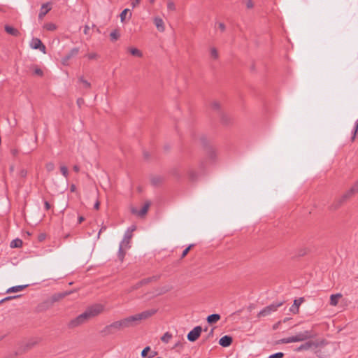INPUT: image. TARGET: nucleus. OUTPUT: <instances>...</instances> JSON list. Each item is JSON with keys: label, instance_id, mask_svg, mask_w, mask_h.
I'll list each match as a JSON object with an SVG mask.
<instances>
[{"label": "nucleus", "instance_id": "f257e3e1", "mask_svg": "<svg viewBox=\"0 0 358 358\" xmlns=\"http://www.w3.org/2000/svg\"><path fill=\"white\" fill-rule=\"evenodd\" d=\"M103 310V306L101 304H94L86 308L84 313H81L74 319L71 320L69 324V328L73 329L79 327L92 318L97 316Z\"/></svg>", "mask_w": 358, "mask_h": 358}, {"label": "nucleus", "instance_id": "f03ea898", "mask_svg": "<svg viewBox=\"0 0 358 358\" xmlns=\"http://www.w3.org/2000/svg\"><path fill=\"white\" fill-rule=\"evenodd\" d=\"M358 192V180L355 183V185L342 196L335 200V201L331 206V209L336 210L338 208L343 202H345L347 199L350 198L355 193Z\"/></svg>", "mask_w": 358, "mask_h": 358}, {"label": "nucleus", "instance_id": "7ed1b4c3", "mask_svg": "<svg viewBox=\"0 0 358 358\" xmlns=\"http://www.w3.org/2000/svg\"><path fill=\"white\" fill-rule=\"evenodd\" d=\"M121 326L119 320L115 321L110 324L106 325L101 331V334L103 336L115 334L117 331H121Z\"/></svg>", "mask_w": 358, "mask_h": 358}, {"label": "nucleus", "instance_id": "20e7f679", "mask_svg": "<svg viewBox=\"0 0 358 358\" xmlns=\"http://www.w3.org/2000/svg\"><path fill=\"white\" fill-rule=\"evenodd\" d=\"M282 303V302L273 303L266 306L258 313L257 317L260 318L271 315L272 313L276 311L278 308L281 306Z\"/></svg>", "mask_w": 358, "mask_h": 358}, {"label": "nucleus", "instance_id": "39448f33", "mask_svg": "<svg viewBox=\"0 0 358 358\" xmlns=\"http://www.w3.org/2000/svg\"><path fill=\"white\" fill-rule=\"evenodd\" d=\"M202 330L203 329L201 326L195 327L188 333L187 336V340L190 342L196 341L200 337Z\"/></svg>", "mask_w": 358, "mask_h": 358}, {"label": "nucleus", "instance_id": "423d86ee", "mask_svg": "<svg viewBox=\"0 0 358 358\" xmlns=\"http://www.w3.org/2000/svg\"><path fill=\"white\" fill-rule=\"evenodd\" d=\"M295 339V342H301L304 341L307 339H309L313 337V334L310 331H305L303 332H299L296 334L295 336H293Z\"/></svg>", "mask_w": 358, "mask_h": 358}, {"label": "nucleus", "instance_id": "0eeeda50", "mask_svg": "<svg viewBox=\"0 0 358 358\" xmlns=\"http://www.w3.org/2000/svg\"><path fill=\"white\" fill-rule=\"evenodd\" d=\"M30 46L33 49H38L42 52L45 53L46 48L42 43V41L38 38H33L30 43Z\"/></svg>", "mask_w": 358, "mask_h": 358}, {"label": "nucleus", "instance_id": "6e6552de", "mask_svg": "<svg viewBox=\"0 0 358 358\" xmlns=\"http://www.w3.org/2000/svg\"><path fill=\"white\" fill-rule=\"evenodd\" d=\"M150 205V203L149 201H148L144 204V206L142 207V208L140 210H138L136 208H131V212L132 213V214H134L141 217H143L148 213Z\"/></svg>", "mask_w": 358, "mask_h": 358}, {"label": "nucleus", "instance_id": "1a4fd4ad", "mask_svg": "<svg viewBox=\"0 0 358 358\" xmlns=\"http://www.w3.org/2000/svg\"><path fill=\"white\" fill-rule=\"evenodd\" d=\"M304 301V299L303 297H301L298 299H295L294 301V303L289 308V311L292 312L294 314H296L299 313V306Z\"/></svg>", "mask_w": 358, "mask_h": 358}, {"label": "nucleus", "instance_id": "9d476101", "mask_svg": "<svg viewBox=\"0 0 358 358\" xmlns=\"http://www.w3.org/2000/svg\"><path fill=\"white\" fill-rule=\"evenodd\" d=\"M232 342H233L232 337L230 336L226 335V336H222L220 339L219 344L221 346L226 348V347L230 346L231 344L232 343Z\"/></svg>", "mask_w": 358, "mask_h": 358}, {"label": "nucleus", "instance_id": "9b49d317", "mask_svg": "<svg viewBox=\"0 0 358 358\" xmlns=\"http://www.w3.org/2000/svg\"><path fill=\"white\" fill-rule=\"evenodd\" d=\"M157 309H150L145 311L141 312L139 314V316L141 317V320H145L148 319L149 317H152L153 315H155L157 313Z\"/></svg>", "mask_w": 358, "mask_h": 358}, {"label": "nucleus", "instance_id": "f8f14e48", "mask_svg": "<svg viewBox=\"0 0 358 358\" xmlns=\"http://www.w3.org/2000/svg\"><path fill=\"white\" fill-rule=\"evenodd\" d=\"M317 347V344L313 341H308L302 345H301L300 346H299L296 349V351L297 352H300V351H303V350H309L310 348H311L312 347Z\"/></svg>", "mask_w": 358, "mask_h": 358}, {"label": "nucleus", "instance_id": "ddd939ff", "mask_svg": "<svg viewBox=\"0 0 358 358\" xmlns=\"http://www.w3.org/2000/svg\"><path fill=\"white\" fill-rule=\"evenodd\" d=\"M79 52L78 48H73L69 53H68L65 57L62 59V63L66 64V62L72 57L76 56Z\"/></svg>", "mask_w": 358, "mask_h": 358}, {"label": "nucleus", "instance_id": "4468645a", "mask_svg": "<svg viewBox=\"0 0 358 358\" xmlns=\"http://www.w3.org/2000/svg\"><path fill=\"white\" fill-rule=\"evenodd\" d=\"M121 329L123 330L124 329L134 327L131 321L130 320L129 317H125L122 320H119Z\"/></svg>", "mask_w": 358, "mask_h": 358}, {"label": "nucleus", "instance_id": "2eb2a0df", "mask_svg": "<svg viewBox=\"0 0 358 358\" xmlns=\"http://www.w3.org/2000/svg\"><path fill=\"white\" fill-rule=\"evenodd\" d=\"M121 329L123 330L124 329L134 327L131 321L130 320L129 317H125L122 320H119Z\"/></svg>", "mask_w": 358, "mask_h": 358}, {"label": "nucleus", "instance_id": "dca6fc26", "mask_svg": "<svg viewBox=\"0 0 358 358\" xmlns=\"http://www.w3.org/2000/svg\"><path fill=\"white\" fill-rule=\"evenodd\" d=\"M131 236H132V234H131V232H129V231H127V232L125 233L124 236V238L123 240L121 241L120 244V245H125L124 247L125 248H129V241H130V239L131 238Z\"/></svg>", "mask_w": 358, "mask_h": 358}, {"label": "nucleus", "instance_id": "f3484780", "mask_svg": "<svg viewBox=\"0 0 358 358\" xmlns=\"http://www.w3.org/2000/svg\"><path fill=\"white\" fill-rule=\"evenodd\" d=\"M220 319V315L214 313L207 317L206 320L208 324H212L216 323Z\"/></svg>", "mask_w": 358, "mask_h": 358}, {"label": "nucleus", "instance_id": "a211bd4d", "mask_svg": "<svg viewBox=\"0 0 358 358\" xmlns=\"http://www.w3.org/2000/svg\"><path fill=\"white\" fill-rule=\"evenodd\" d=\"M155 24L157 27V29L162 32L164 31V21L162 18L159 17H155L154 20Z\"/></svg>", "mask_w": 358, "mask_h": 358}, {"label": "nucleus", "instance_id": "6ab92c4d", "mask_svg": "<svg viewBox=\"0 0 358 358\" xmlns=\"http://www.w3.org/2000/svg\"><path fill=\"white\" fill-rule=\"evenodd\" d=\"M5 31L8 34H9L13 36H18L20 35V31L17 29H15L11 26H9V25L5 26Z\"/></svg>", "mask_w": 358, "mask_h": 358}, {"label": "nucleus", "instance_id": "aec40b11", "mask_svg": "<svg viewBox=\"0 0 358 358\" xmlns=\"http://www.w3.org/2000/svg\"><path fill=\"white\" fill-rule=\"evenodd\" d=\"M50 8L48 6V3L43 4L40 13L38 14V18L43 19L44 16L49 12Z\"/></svg>", "mask_w": 358, "mask_h": 358}, {"label": "nucleus", "instance_id": "412c9836", "mask_svg": "<svg viewBox=\"0 0 358 358\" xmlns=\"http://www.w3.org/2000/svg\"><path fill=\"white\" fill-rule=\"evenodd\" d=\"M188 177L192 182L196 181L199 178V173L193 169H189L188 171Z\"/></svg>", "mask_w": 358, "mask_h": 358}, {"label": "nucleus", "instance_id": "4be33fe9", "mask_svg": "<svg viewBox=\"0 0 358 358\" xmlns=\"http://www.w3.org/2000/svg\"><path fill=\"white\" fill-rule=\"evenodd\" d=\"M27 287H28V285L13 286V287L8 288L7 289L6 292L10 293V292H20V291L23 290L24 288H26Z\"/></svg>", "mask_w": 358, "mask_h": 358}, {"label": "nucleus", "instance_id": "5701e85b", "mask_svg": "<svg viewBox=\"0 0 358 358\" xmlns=\"http://www.w3.org/2000/svg\"><path fill=\"white\" fill-rule=\"evenodd\" d=\"M342 295L341 294H332L330 296V304L331 306H336L338 302V299L341 298Z\"/></svg>", "mask_w": 358, "mask_h": 358}, {"label": "nucleus", "instance_id": "b1692460", "mask_svg": "<svg viewBox=\"0 0 358 358\" xmlns=\"http://www.w3.org/2000/svg\"><path fill=\"white\" fill-rule=\"evenodd\" d=\"M22 241L20 238H15L10 242V247L11 248H17L22 246Z\"/></svg>", "mask_w": 358, "mask_h": 358}, {"label": "nucleus", "instance_id": "393cba45", "mask_svg": "<svg viewBox=\"0 0 358 358\" xmlns=\"http://www.w3.org/2000/svg\"><path fill=\"white\" fill-rule=\"evenodd\" d=\"M206 154H207V156H208V159H210V160H214L215 159V157H216L215 151L211 147H209V148H207Z\"/></svg>", "mask_w": 358, "mask_h": 358}, {"label": "nucleus", "instance_id": "a878e982", "mask_svg": "<svg viewBox=\"0 0 358 358\" xmlns=\"http://www.w3.org/2000/svg\"><path fill=\"white\" fill-rule=\"evenodd\" d=\"M159 278V275H153L152 277L146 278L143 280H141L143 285L148 284L153 281H157Z\"/></svg>", "mask_w": 358, "mask_h": 358}, {"label": "nucleus", "instance_id": "bb28decb", "mask_svg": "<svg viewBox=\"0 0 358 358\" xmlns=\"http://www.w3.org/2000/svg\"><path fill=\"white\" fill-rule=\"evenodd\" d=\"M125 245H120L119 250H118V258L120 261H123L125 252L124 251V248H126L124 247Z\"/></svg>", "mask_w": 358, "mask_h": 358}, {"label": "nucleus", "instance_id": "cd10ccee", "mask_svg": "<svg viewBox=\"0 0 358 358\" xmlns=\"http://www.w3.org/2000/svg\"><path fill=\"white\" fill-rule=\"evenodd\" d=\"M129 318L134 326H136L141 321L139 314H136L134 315L129 316Z\"/></svg>", "mask_w": 358, "mask_h": 358}, {"label": "nucleus", "instance_id": "c85d7f7f", "mask_svg": "<svg viewBox=\"0 0 358 358\" xmlns=\"http://www.w3.org/2000/svg\"><path fill=\"white\" fill-rule=\"evenodd\" d=\"M173 336L169 332H166L161 338V341L164 343H168L172 338Z\"/></svg>", "mask_w": 358, "mask_h": 358}, {"label": "nucleus", "instance_id": "c756f323", "mask_svg": "<svg viewBox=\"0 0 358 358\" xmlns=\"http://www.w3.org/2000/svg\"><path fill=\"white\" fill-rule=\"evenodd\" d=\"M127 13L129 14V18H131V13L130 12L129 9L128 8H125L124 10H123L122 11V13H120V20H121V22H124L125 20V18L127 17Z\"/></svg>", "mask_w": 358, "mask_h": 358}, {"label": "nucleus", "instance_id": "7c9ffc66", "mask_svg": "<svg viewBox=\"0 0 358 358\" xmlns=\"http://www.w3.org/2000/svg\"><path fill=\"white\" fill-rule=\"evenodd\" d=\"M129 52L136 57H142V52L137 48H131L129 49Z\"/></svg>", "mask_w": 358, "mask_h": 358}, {"label": "nucleus", "instance_id": "2f4dec72", "mask_svg": "<svg viewBox=\"0 0 358 358\" xmlns=\"http://www.w3.org/2000/svg\"><path fill=\"white\" fill-rule=\"evenodd\" d=\"M120 34L117 30H114L110 34V40L115 41L120 38Z\"/></svg>", "mask_w": 358, "mask_h": 358}, {"label": "nucleus", "instance_id": "473e14b6", "mask_svg": "<svg viewBox=\"0 0 358 358\" xmlns=\"http://www.w3.org/2000/svg\"><path fill=\"white\" fill-rule=\"evenodd\" d=\"M294 336H289L287 338H282L279 341V343H295Z\"/></svg>", "mask_w": 358, "mask_h": 358}, {"label": "nucleus", "instance_id": "72a5a7b5", "mask_svg": "<svg viewBox=\"0 0 358 358\" xmlns=\"http://www.w3.org/2000/svg\"><path fill=\"white\" fill-rule=\"evenodd\" d=\"M222 122L226 125H228L231 122V118L227 115H222L221 117Z\"/></svg>", "mask_w": 358, "mask_h": 358}, {"label": "nucleus", "instance_id": "f704fd0d", "mask_svg": "<svg viewBox=\"0 0 358 358\" xmlns=\"http://www.w3.org/2000/svg\"><path fill=\"white\" fill-rule=\"evenodd\" d=\"M44 28L48 31H54L56 29L57 27L54 23L49 22V23H46L44 25Z\"/></svg>", "mask_w": 358, "mask_h": 358}, {"label": "nucleus", "instance_id": "c9c22d12", "mask_svg": "<svg viewBox=\"0 0 358 358\" xmlns=\"http://www.w3.org/2000/svg\"><path fill=\"white\" fill-rule=\"evenodd\" d=\"M162 181V178L159 176H155L152 178L151 182L153 185H157L160 184Z\"/></svg>", "mask_w": 358, "mask_h": 358}, {"label": "nucleus", "instance_id": "e433bc0d", "mask_svg": "<svg viewBox=\"0 0 358 358\" xmlns=\"http://www.w3.org/2000/svg\"><path fill=\"white\" fill-rule=\"evenodd\" d=\"M167 8L169 10L174 11L176 9V5L172 0L167 1Z\"/></svg>", "mask_w": 358, "mask_h": 358}, {"label": "nucleus", "instance_id": "4c0bfd02", "mask_svg": "<svg viewBox=\"0 0 358 358\" xmlns=\"http://www.w3.org/2000/svg\"><path fill=\"white\" fill-rule=\"evenodd\" d=\"M79 81L83 84V86L86 89H89L91 87V84L86 80L83 78V77L79 78Z\"/></svg>", "mask_w": 358, "mask_h": 358}, {"label": "nucleus", "instance_id": "58836bf2", "mask_svg": "<svg viewBox=\"0 0 358 358\" xmlns=\"http://www.w3.org/2000/svg\"><path fill=\"white\" fill-rule=\"evenodd\" d=\"M210 56L215 59H217L218 58L219 55L215 48H212L210 49Z\"/></svg>", "mask_w": 358, "mask_h": 358}, {"label": "nucleus", "instance_id": "ea45409f", "mask_svg": "<svg viewBox=\"0 0 358 358\" xmlns=\"http://www.w3.org/2000/svg\"><path fill=\"white\" fill-rule=\"evenodd\" d=\"M194 246V244H190L187 248H185L182 255H181V259L184 258L189 252V251L191 250L192 248H193Z\"/></svg>", "mask_w": 358, "mask_h": 358}, {"label": "nucleus", "instance_id": "a19ab883", "mask_svg": "<svg viewBox=\"0 0 358 358\" xmlns=\"http://www.w3.org/2000/svg\"><path fill=\"white\" fill-rule=\"evenodd\" d=\"M60 171H61V173L66 178H67L68 176H69V171H68V169L66 166H62L60 167Z\"/></svg>", "mask_w": 358, "mask_h": 358}, {"label": "nucleus", "instance_id": "79ce46f5", "mask_svg": "<svg viewBox=\"0 0 358 358\" xmlns=\"http://www.w3.org/2000/svg\"><path fill=\"white\" fill-rule=\"evenodd\" d=\"M143 284L142 281L141 280V281L138 282L136 285H134V286H132V287H131L128 290V292H131V291H133V290L137 289L140 288V287H141V286H143Z\"/></svg>", "mask_w": 358, "mask_h": 358}, {"label": "nucleus", "instance_id": "37998d69", "mask_svg": "<svg viewBox=\"0 0 358 358\" xmlns=\"http://www.w3.org/2000/svg\"><path fill=\"white\" fill-rule=\"evenodd\" d=\"M284 353L279 352H276L275 354L271 355L268 358H283L284 357Z\"/></svg>", "mask_w": 358, "mask_h": 358}, {"label": "nucleus", "instance_id": "c03bdc74", "mask_svg": "<svg viewBox=\"0 0 358 358\" xmlns=\"http://www.w3.org/2000/svg\"><path fill=\"white\" fill-rule=\"evenodd\" d=\"M45 168L48 172H51L55 169V164L52 162H49L45 165Z\"/></svg>", "mask_w": 358, "mask_h": 358}, {"label": "nucleus", "instance_id": "a18cd8bd", "mask_svg": "<svg viewBox=\"0 0 358 358\" xmlns=\"http://www.w3.org/2000/svg\"><path fill=\"white\" fill-rule=\"evenodd\" d=\"M150 351V346H147L145 347L141 352V356L143 357H145L148 353V352Z\"/></svg>", "mask_w": 358, "mask_h": 358}, {"label": "nucleus", "instance_id": "49530a36", "mask_svg": "<svg viewBox=\"0 0 358 358\" xmlns=\"http://www.w3.org/2000/svg\"><path fill=\"white\" fill-rule=\"evenodd\" d=\"M20 295H15V296H6V298L3 299L2 300L0 301V303H3L4 301H9V300H11V299H16V298H18L20 297Z\"/></svg>", "mask_w": 358, "mask_h": 358}, {"label": "nucleus", "instance_id": "de8ad7c7", "mask_svg": "<svg viewBox=\"0 0 358 358\" xmlns=\"http://www.w3.org/2000/svg\"><path fill=\"white\" fill-rule=\"evenodd\" d=\"M86 56L89 59H96L99 57V55L95 52L89 53Z\"/></svg>", "mask_w": 358, "mask_h": 358}, {"label": "nucleus", "instance_id": "09e8293b", "mask_svg": "<svg viewBox=\"0 0 358 358\" xmlns=\"http://www.w3.org/2000/svg\"><path fill=\"white\" fill-rule=\"evenodd\" d=\"M171 174L174 176H176V178H180V174L179 173V170L177 169V168H174L171 170Z\"/></svg>", "mask_w": 358, "mask_h": 358}, {"label": "nucleus", "instance_id": "8fccbe9b", "mask_svg": "<svg viewBox=\"0 0 358 358\" xmlns=\"http://www.w3.org/2000/svg\"><path fill=\"white\" fill-rule=\"evenodd\" d=\"M27 171L25 169L20 170V171L19 173V176L21 178H25L27 176Z\"/></svg>", "mask_w": 358, "mask_h": 358}, {"label": "nucleus", "instance_id": "3c124183", "mask_svg": "<svg viewBox=\"0 0 358 358\" xmlns=\"http://www.w3.org/2000/svg\"><path fill=\"white\" fill-rule=\"evenodd\" d=\"M212 108L214 110H219L220 108V103L217 101H215L212 103Z\"/></svg>", "mask_w": 358, "mask_h": 358}, {"label": "nucleus", "instance_id": "603ef678", "mask_svg": "<svg viewBox=\"0 0 358 358\" xmlns=\"http://www.w3.org/2000/svg\"><path fill=\"white\" fill-rule=\"evenodd\" d=\"M140 1L141 0H131V5L132 8H135L136 6H137L139 4Z\"/></svg>", "mask_w": 358, "mask_h": 358}, {"label": "nucleus", "instance_id": "864d4df0", "mask_svg": "<svg viewBox=\"0 0 358 358\" xmlns=\"http://www.w3.org/2000/svg\"><path fill=\"white\" fill-rule=\"evenodd\" d=\"M217 26H218V28L221 30V31H225V25H224V23L219 22L217 24Z\"/></svg>", "mask_w": 358, "mask_h": 358}, {"label": "nucleus", "instance_id": "5fc2aeb1", "mask_svg": "<svg viewBox=\"0 0 358 358\" xmlns=\"http://www.w3.org/2000/svg\"><path fill=\"white\" fill-rule=\"evenodd\" d=\"M34 73L36 75H38V76H41L43 75V71L41 69L39 68H36L35 70H34Z\"/></svg>", "mask_w": 358, "mask_h": 358}, {"label": "nucleus", "instance_id": "6e6d98bb", "mask_svg": "<svg viewBox=\"0 0 358 358\" xmlns=\"http://www.w3.org/2000/svg\"><path fill=\"white\" fill-rule=\"evenodd\" d=\"M44 208H45V210H48L50 209L51 206L48 201H44Z\"/></svg>", "mask_w": 358, "mask_h": 358}, {"label": "nucleus", "instance_id": "4d7b16f0", "mask_svg": "<svg viewBox=\"0 0 358 358\" xmlns=\"http://www.w3.org/2000/svg\"><path fill=\"white\" fill-rule=\"evenodd\" d=\"M246 6L248 8H253L254 6V4H253V2L252 1V0H248L247 2H246Z\"/></svg>", "mask_w": 358, "mask_h": 358}, {"label": "nucleus", "instance_id": "13d9d810", "mask_svg": "<svg viewBox=\"0 0 358 358\" xmlns=\"http://www.w3.org/2000/svg\"><path fill=\"white\" fill-rule=\"evenodd\" d=\"M10 152L13 156L15 157L18 154V150L15 148H13L10 150Z\"/></svg>", "mask_w": 358, "mask_h": 358}, {"label": "nucleus", "instance_id": "bf43d9fd", "mask_svg": "<svg viewBox=\"0 0 358 358\" xmlns=\"http://www.w3.org/2000/svg\"><path fill=\"white\" fill-rule=\"evenodd\" d=\"M89 30H90V27L88 25H85V28H84V31H83L84 34L85 35L89 34Z\"/></svg>", "mask_w": 358, "mask_h": 358}, {"label": "nucleus", "instance_id": "052dcab7", "mask_svg": "<svg viewBox=\"0 0 358 358\" xmlns=\"http://www.w3.org/2000/svg\"><path fill=\"white\" fill-rule=\"evenodd\" d=\"M73 169L75 172L78 173L80 171V167L78 165H74Z\"/></svg>", "mask_w": 358, "mask_h": 358}, {"label": "nucleus", "instance_id": "680f3d73", "mask_svg": "<svg viewBox=\"0 0 358 358\" xmlns=\"http://www.w3.org/2000/svg\"><path fill=\"white\" fill-rule=\"evenodd\" d=\"M76 185H75L74 184H72V185H71V187H70V190H71V192H75V191H76Z\"/></svg>", "mask_w": 358, "mask_h": 358}, {"label": "nucleus", "instance_id": "e2e57ef3", "mask_svg": "<svg viewBox=\"0 0 358 358\" xmlns=\"http://www.w3.org/2000/svg\"><path fill=\"white\" fill-rule=\"evenodd\" d=\"M34 345V343H28L26 345L27 349L31 348Z\"/></svg>", "mask_w": 358, "mask_h": 358}, {"label": "nucleus", "instance_id": "0e129e2a", "mask_svg": "<svg viewBox=\"0 0 358 358\" xmlns=\"http://www.w3.org/2000/svg\"><path fill=\"white\" fill-rule=\"evenodd\" d=\"M83 102H84V100H83V99H81V98H80V99H78L77 100V103H78V104L79 106H80V104H81V103H83Z\"/></svg>", "mask_w": 358, "mask_h": 358}, {"label": "nucleus", "instance_id": "69168bd1", "mask_svg": "<svg viewBox=\"0 0 358 358\" xmlns=\"http://www.w3.org/2000/svg\"><path fill=\"white\" fill-rule=\"evenodd\" d=\"M94 208L95 209H96V210H98V209H99V201H96V202L95 203V204H94Z\"/></svg>", "mask_w": 358, "mask_h": 358}, {"label": "nucleus", "instance_id": "338daca9", "mask_svg": "<svg viewBox=\"0 0 358 358\" xmlns=\"http://www.w3.org/2000/svg\"><path fill=\"white\" fill-rule=\"evenodd\" d=\"M85 218L83 216L78 217V223H82L83 221H84Z\"/></svg>", "mask_w": 358, "mask_h": 358}, {"label": "nucleus", "instance_id": "774afa93", "mask_svg": "<svg viewBox=\"0 0 358 358\" xmlns=\"http://www.w3.org/2000/svg\"><path fill=\"white\" fill-rule=\"evenodd\" d=\"M181 345H182L181 343L180 342H178V343H176L175 344L174 348H178V347L181 346Z\"/></svg>", "mask_w": 358, "mask_h": 358}]
</instances>
